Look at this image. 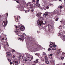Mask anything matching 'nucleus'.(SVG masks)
<instances>
[{"instance_id": "nucleus-56", "label": "nucleus", "mask_w": 65, "mask_h": 65, "mask_svg": "<svg viewBox=\"0 0 65 65\" xmlns=\"http://www.w3.org/2000/svg\"><path fill=\"white\" fill-rule=\"evenodd\" d=\"M50 43H52V42H50Z\"/></svg>"}, {"instance_id": "nucleus-63", "label": "nucleus", "mask_w": 65, "mask_h": 65, "mask_svg": "<svg viewBox=\"0 0 65 65\" xmlns=\"http://www.w3.org/2000/svg\"><path fill=\"white\" fill-rule=\"evenodd\" d=\"M64 1H65V0H64Z\"/></svg>"}, {"instance_id": "nucleus-55", "label": "nucleus", "mask_w": 65, "mask_h": 65, "mask_svg": "<svg viewBox=\"0 0 65 65\" xmlns=\"http://www.w3.org/2000/svg\"><path fill=\"white\" fill-rule=\"evenodd\" d=\"M59 1H61V0H58Z\"/></svg>"}, {"instance_id": "nucleus-31", "label": "nucleus", "mask_w": 65, "mask_h": 65, "mask_svg": "<svg viewBox=\"0 0 65 65\" xmlns=\"http://www.w3.org/2000/svg\"><path fill=\"white\" fill-rule=\"evenodd\" d=\"M60 8V9H61L63 8V6H60L59 7Z\"/></svg>"}, {"instance_id": "nucleus-51", "label": "nucleus", "mask_w": 65, "mask_h": 65, "mask_svg": "<svg viewBox=\"0 0 65 65\" xmlns=\"http://www.w3.org/2000/svg\"><path fill=\"white\" fill-rule=\"evenodd\" d=\"M47 7V9H48V8H49V7Z\"/></svg>"}, {"instance_id": "nucleus-2", "label": "nucleus", "mask_w": 65, "mask_h": 65, "mask_svg": "<svg viewBox=\"0 0 65 65\" xmlns=\"http://www.w3.org/2000/svg\"><path fill=\"white\" fill-rule=\"evenodd\" d=\"M43 20H42L41 21H39V26H40V27H42V28H44V26H43V23H44L43 22Z\"/></svg>"}, {"instance_id": "nucleus-39", "label": "nucleus", "mask_w": 65, "mask_h": 65, "mask_svg": "<svg viewBox=\"0 0 65 65\" xmlns=\"http://www.w3.org/2000/svg\"><path fill=\"white\" fill-rule=\"evenodd\" d=\"M10 65H11V64H12V63L11 62H10Z\"/></svg>"}, {"instance_id": "nucleus-27", "label": "nucleus", "mask_w": 65, "mask_h": 65, "mask_svg": "<svg viewBox=\"0 0 65 65\" xmlns=\"http://www.w3.org/2000/svg\"><path fill=\"white\" fill-rule=\"evenodd\" d=\"M56 50V48H55V47H54V48H52V50Z\"/></svg>"}, {"instance_id": "nucleus-37", "label": "nucleus", "mask_w": 65, "mask_h": 65, "mask_svg": "<svg viewBox=\"0 0 65 65\" xmlns=\"http://www.w3.org/2000/svg\"><path fill=\"white\" fill-rule=\"evenodd\" d=\"M45 59L46 58H47V56H45Z\"/></svg>"}, {"instance_id": "nucleus-3", "label": "nucleus", "mask_w": 65, "mask_h": 65, "mask_svg": "<svg viewBox=\"0 0 65 65\" xmlns=\"http://www.w3.org/2000/svg\"><path fill=\"white\" fill-rule=\"evenodd\" d=\"M26 57H27V59L28 61H31V60H32L33 58V56H31L30 57V55H26Z\"/></svg>"}, {"instance_id": "nucleus-18", "label": "nucleus", "mask_w": 65, "mask_h": 65, "mask_svg": "<svg viewBox=\"0 0 65 65\" xmlns=\"http://www.w3.org/2000/svg\"><path fill=\"white\" fill-rule=\"evenodd\" d=\"M49 46L50 47V48H52L53 47V45L52 44H50Z\"/></svg>"}, {"instance_id": "nucleus-19", "label": "nucleus", "mask_w": 65, "mask_h": 65, "mask_svg": "<svg viewBox=\"0 0 65 65\" xmlns=\"http://www.w3.org/2000/svg\"><path fill=\"white\" fill-rule=\"evenodd\" d=\"M23 61H24V62H27V59H26V58H24V59L23 60Z\"/></svg>"}, {"instance_id": "nucleus-45", "label": "nucleus", "mask_w": 65, "mask_h": 65, "mask_svg": "<svg viewBox=\"0 0 65 65\" xmlns=\"http://www.w3.org/2000/svg\"><path fill=\"white\" fill-rule=\"evenodd\" d=\"M38 54V53H36L35 54V55H37H37Z\"/></svg>"}, {"instance_id": "nucleus-61", "label": "nucleus", "mask_w": 65, "mask_h": 65, "mask_svg": "<svg viewBox=\"0 0 65 65\" xmlns=\"http://www.w3.org/2000/svg\"><path fill=\"white\" fill-rule=\"evenodd\" d=\"M64 33H65V31H64Z\"/></svg>"}, {"instance_id": "nucleus-46", "label": "nucleus", "mask_w": 65, "mask_h": 65, "mask_svg": "<svg viewBox=\"0 0 65 65\" xmlns=\"http://www.w3.org/2000/svg\"><path fill=\"white\" fill-rule=\"evenodd\" d=\"M52 44H54H54H55V43L53 42V43H52Z\"/></svg>"}, {"instance_id": "nucleus-36", "label": "nucleus", "mask_w": 65, "mask_h": 65, "mask_svg": "<svg viewBox=\"0 0 65 65\" xmlns=\"http://www.w3.org/2000/svg\"><path fill=\"white\" fill-rule=\"evenodd\" d=\"M56 45L55 44L53 45V46L54 47H56Z\"/></svg>"}, {"instance_id": "nucleus-49", "label": "nucleus", "mask_w": 65, "mask_h": 65, "mask_svg": "<svg viewBox=\"0 0 65 65\" xmlns=\"http://www.w3.org/2000/svg\"><path fill=\"white\" fill-rule=\"evenodd\" d=\"M37 32L38 33H39V31H38Z\"/></svg>"}, {"instance_id": "nucleus-10", "label": "nucleus", "mask_w": 65, "mask_h": 65, "mask_svg": "<svg viewBox=\"0 0 65 65\" xmlns=\"http://www.w3.org/2000/svg\"><path fill=\"white\" fill-rule=\"evenodd\" d=\"M62 34H63L62 31V30H60L59 31V33L58 34V36H61V35H62Z\"/></svg>"}, {"instance_id": "nucleus-35", "label": "nucleus", "mask_w": 65, "mask_h": 65, "mask_svg": "<svg viewBox=\"0 0 65 65\" xmlns=\"http://www.w3.org/2000/svg\"><path fill=\"white\" fill-rule=\"evenodd\" d=\"M45 60H46V61H47V60H48V58H45Z\"/></svg>"}, {"instance_id": "nucleus-26", "label": "nucleus", "mask_w": 65, "mask_h": 65, "mask_svg": "<svg viewBox=\"0 0 65 65\" xmlns=\"http://www.w3.org/2000/svg\"><path fill=\"white\" fill-rule=\"evenodd\" d=\"M58 20H59V18H57L56 19L55 21H58Z\"/></svg>"}, {"instance_id": "nucleus-62", "label": "nucleus", "mask_w": 65, "mask_h": 65, "mask_svg": "<svg viewBox=\"0 0 65 65\" xmlns=\"http://www.w3.org/2000/svg\"><path fill=\"white\" fill-rule=\"evenodd\" d=\"M7 15H8V13H7Z\"/></svg>"}, {"instance_id": "nucleus-16", "label": "nucleus", "mask_w": 65, "mask_h": 65, "mask_svg": "<svg viewBox=\"0 0 65 65\" xmlns=\"http://www.w3.org/2000/svg\"><path fill=\"white\" fill-rule=\"evenodd\" d=\"M39 60L38 59H37V60L36 61H35L34 62V63H37L38 62V61Z\"/></svg>"}, {"instance_id": "nucleus-22", "label": "nucleus", "mask_w": 65, "mask_h": 65, "mask_svg": "<svg viewBox=\"0 0 65 65\" xmlns=\"http://www.w3.org/2000/svg\"><path fill=\"white\" fill-rule=\"evenodd\" d=\"M62 40L64 41H65V38L64 36H63V38L62 39Z\"/></svg>"}, {"instance_id": "nucleus-48", "label": "nucleus", "mask_w": 65, "mask_h": 65, "mask_svg": "<svg viewBox=\"0 0 65 65\" xmlns=\"http://www.w3.org/2000/svg\"><path fill=\"white\" fill-rule=\"evenodd\" d=\"M37 1L38 3V2H39V0H37Z\"/></svg>"}, {"instance_id": "nucleus-59", "label": "nucleus", "mask_w": 65, "mask_h": 65, "mask_svg": "<svg viewBox=\"0 0 65 65\" xmlns=\"http://www.w3.org/2000/svg\"><path fill=\"white\" fill-rule=\"evenodd\" d=\"M13 1H16V0H12Z\"/></svg>"}, {"instance_id": "nucleus-38", "label": "nucleus", "mask_w": 65, "mask_h": 65, "mask_svg": "<svg viewBox=\"0 0 65 65\" xmlns=\"http://www.w3.org/2000/svg\"><path fill=\"white\" fill-rule=\"evenodd\" d=\"M31 11H32V12H33V11H34V9H32L31 10Z\"/></svg>"}, {"instance_id": "nucleus-14", "label": "nucleus", "mask_w": 65, "mask_h": 65, "mask_svg": "<svg viewBox=\"0 0 65 65\" xmlns=\"http://www.w3.org/2000/svg\"><path fill=\"white\" fill-rule=\"evenodd\" d=\"M36 15L37 17H38V18H39V17H40V16H41V14H36Z\"/></svg>"}, {"instance_id": "nucleus-21", "label": "nucleus", "mask_w": 65, "mask_h": 65, "mask_svg": "<svg viewBox=\"0 0 65 65\" xmlns=\"http://www.w3.org/2000/svg\"><path fill=\"white\" fill-rule=\"evenodd\" d=\"M45 62L46 64H49V63H50L49 61H45Z\"/></svg>"}, {"instance_id": "nucleus-30", "label": "nucleus", "mask_w": 65, "mask_h": 65, "mask_svg": "<svg viewBox=\"0 0 65 65\" xmlns=\"http://www.w3.org/2000/svg\"><path fill=\"white\" fill-rule=\"evenodd\" d=\"M29 11V10H25V12H27H27H28Z\"/></svg>"}, {"instance_id": "nucleus-12", "label": "nucleus", "mask_w": 65, "mask_h": 65, "mask_svg": "<svg viewBox=\"0 0 65 65\" xmlns=\"http://www.w3.org/2000/svg\"><path fill=\"white\" fill-rule=\"evenodd\" d=\"M25 29V27L23 26H21L20 27V29L21 31H24Z\"/></svg>"}, {"instance_id": "nucleus-40", "label": "nucleus", "mask_w": 65, "mask_h": 65, "mask_svg": "<svg viewBox=\"0 0 65 65\" xmlns=\"http://www.w3.org/2000/svg\"><path fill=\"white\" fill-rule=\"evenodd\" d=\"M53 56V54H51L50 55V56Z\"/></svg>"}, {"instance_id": "nucleus-24", "label": "nucleus", "mask_w": 65, "mask_h": 65, "mask_svg": "<svg viewBox=\"0 0 65 65\" xmlns=\"http://www.w3.org/2000/svg\"><path fill=\"white\" fill-rule=\"evenodd\" d=\"M60 52H60V50H58L57 51V54H60Z\"/></svg>"}, {"instance_id": "nucleus-60", "label": "nucleus", "mask_w": 65, "mask_h": 65, "mask_svg": "<svg viewBox=\"0 0 65 65\" xmlns=\"http://www.w3.org/2000/svg\"><path fill=\"white\" fill-rule=\"evenodd\" d=\"M1 17V15H0V17Z\"/></svg>"}, {"instance_id": "nucleus-29", "label": "nucleus", "mask_w": 65, "mask_h": 65, "mask_svg": "<svg viewBox=\"0 0 65 65\" xmlns=\"http://www.w3.org/2000/svg\"><path fill=\"white\" fill-rule=\"evenodd\" d=\"M40 56V54H39L37 55V56L38 57H39Z\"/></svg>"}, {"instance_id": "nucleus-4", "label": "nucleus", "mask_w": 65, "mask_h": 65, "mask_svg": "<svg viewBox=\"0 0 65 65\" xmlns=\"http://www.w3.org/2000/svg\"><path fill=\"white\" fill-rule=\"evenodd\" d=\"M5 51H6V56L7 57H9V56H10V52H8V51L6 49L5 50Z\"/></svg>"}, {"instance_id": "nucleus-17", "label": "nucleus", "mask_w": 65, "mask_h": 65, "mask_svg": "<svg viewBox=\"0 0 65 65\" xmlns=\"http://www.w3.org/2000/svg\"><path fill=\"white\" fill-rule=\"evenodd\" d=\"M60 22H61V23H63H63L64 24V25H65V20L64 21H63V20H61Z\"/></svg>"}, {"instance_id": "nucleus-54", "label": "nucleus", "mask_w": 65, "mask_h": 65, "mask_svg": "<svg viewBox=\"0 0 65 65\" xmlns=\"http://www.w3.org/2000/svg\"><path fill=\"white\" fill-rule=\"evenodd\" d=\"M0 44H1V43H0ZM1 46H0V49H1Z\"/></svg>"}, {"instance_id": "nucleus-58", "label": "nucleus", "mask_w": 65, "mask_h": 65, "mask_svg": "<svg viewBox=\"0 0 65 65\" xmlns=\"http://www.w3.org/2000/svg\"><path fill=\"white\" fill-rule=\"evenodd\" d=\"M63 65H65V63H63Z\"/></svg>"}, {"instance_id": "nucleus-43", "label": "nucleus", "mask_w": 65, "mask_h": 65, "mask_svg": "<svg viewBox=\"0 0 65 65\" xmlns=\"http://www.w3.org/2000/svg\"><path fill=\"white\" fill-rule=\"evenodd\" d=\"M16 2H17V3H19V2L18 1H17Z\"/></svg>"}, {"instance_id": "nucleus-33", "label": "nucleus", "mask_w": 65, "mask_h": 65, "mask_svg": "<svg viewBox=\"0 0 65 65\" xmlns=\"http://www.w3.org/2000/svg\"><path fill=\"white\" fill-rule=\"evenodd\" d=\"M43 55H46V53H45L44 52H43Z\"/></svg>"}, {"instance_id": "nucleus-9", "label": "nucleus", "mask_w": 65, "mask_h": 65, "mask_svg": "<svg viewBox=\"0 0 65 65\" xmlns=\"http://www.w3.org/2000/svg\"><path fill=\"white\" fill-rule=\"evenodd\" d=\"M26 35L25 33H23V35L21 36V37L22 39V41H23L24 40V37H26Z\"/></svg>"}, {"instance_id": "nucleus-44", "label": "nucleus", "mask_w": 65, "mask_h": 65, "mask_svg": "<svg viewBox=\"0 0 65 65\" xmlns=\"http://www.w3.org/2000/svg\"><path fill=\"white\" fill-rule=\"evenodd\" d=\"M34 7H35V6H37V5L36 4H34Z\"/></svg>"}, {"instance_id": "nucleus-52", "label": "nucleus", "mask_w": 65, "mask_h": 65, "mask_svg": "<svg viewBox=\"0 0 65 65\" xmlns=\"http://www.w3.org/2000/svg\"><path fill=\"white\" fill-rule=\"evenodd\" d=\"M17 21H18L19 20H18V18H17Z\"/></svg>"}, {"instance_id": "nucleus-7", "label": "nucleus", "mask_w": 65, "mask_h": 65, "mask_svg": "<svg viewBox=\"0 0 65 65\" xmlns=\"http://www.w3.org/2000/svg\"><path fill=\"white\" fill-rule=\"evenodd\" d=\"M7 23V22L6 21H4L3 23V25L4 26L3 27H6Z\"/></svg>"}, {"instance_id": "nucleus-8", "label": "nucleus", "mask_w": 65, "mask_h": 65, "mask_svg": "<svg viewBox=\"0 0 65 65\" xmlns=\"http://www.w3.org/2000/svg\"><path fill=\"white\" fill-rule=\"evenodd\" d=\"M13 63L14 65H16L17 64L18 65V64H19V63L18 61H13Z\"/></svg>"}, {"instance_id": "nucleus-32", "label": "nucleus", "mask_w": 65, "mask_h": 65, "mask_svg": "<svg viewBox=\"0 0 65 65\" xmlns=\"http://www.w3.org/2000/svg\"><path fill=\"white\" fill-rule=\"evenodd\" d=\"M12 52L14 53V52H15V50H12Z\"/></svg>"}, {"instance_id": "nucleus-57", "label": "nucleus", "mask_w": 65, "mask_h": 65, "mask_svg": "<svg viewBox=\"0 0 65 65\" xmlns=\"http://www.w3.org/2000/svg\"><path fill=\"white\" fill-rule=\"evenodd\" d=\"M0 31H1V29H0Z\"/></svg>"}, {"instance_id": "nucleus-6", "label": "nucleus", "mask_w": 65, "mask_h": 65, "mask_svg": "<svg viewBox=\"0 0 65 65\" xmlns=\"http://www.w3.org/2000/svg\"><path fill=\"white\" fill-rule=\"evenodd\" d=\"M16 29L15 30L14 32L16 33H17L18 32H19V29H20L19 27L18 28V27L17 26H16L15 27Z\"/></svg>"}, {"instance_id": "nucleus-13", "label": "nucleus", "mask_w": 65, "mask_h": 65, "mask_svg": "<svg viewBox=\"0 0 65 65\" xmlns=\"http://www.w3.org/2000/svg\"><path fill=\"white\" fill-rule=\"evenodd\" d=\"M52 14L51 15H49V17L50 18H52V15H53V14H55V12H52Z\"/></svg>"}, {"instance_id": "nucleus-41", "label": "nucleus", "mask_w": 65, "mask_h": 65, "mask_svg": "<svg viewBox=\"0 0 65 65\" xmlns=\"http://www.w3.org/2000/svg\"><path fill=\"white\" fill-rule=\"evenodd\" d=\"M51 48H48V51H50L51 50Z\"/></svg>"}, {"instance_id": "nucleus-47", "label": "nucleus", "mask_w": 65, "mask_h": 65, "mask_svg": "<svg viewBox=\"0 0 65 65\" xmlns=\"http://www.w3.org/2000/svg\"><path fill=\"white\" fill-rule=\"evenodd\" d=\"M61 59L62 60H63L64 59V57H61Z\"/></svg>"}, {"instance_id": "nucleus-23", "label": "nucleus", "mask_w": 65, "mask_h": 65, "mask_svg": "<svg viewBox=\"0 0 65 65\" xmlns=\"http://www.w3.org/2000/svg\"><path fill=\"white\" fill-rule=\"evenodd\" d=\"M58 28L59 29H61L62 28V26H60Z\"/></svg>"}, {"instance_id": "nucleus-53", "label": "nucleus", "mask_w": 65, "mask_h": 65, "mask_svg": "<svg viewBox=\"0 0 65 65\" xmlns=\"http://www.w3.org/2000/svg\"><path fill=\"white\" fill-rule=\"evenodd\" d=\"M18 20H16V22H18Z\"/></svg>"}, {"instance_id": "nucleus-15", "label": "nucleus", "mask_w": 65, "mask_h": 65, "mask_svg": "<svg viewBox=\"0 0 65 65\" xmlns=\"http://www.w3.org/2000/svg\"><path fill=\"white\" fill-rule=\"evenodd\" d=\"M20 10L21 11H24V8H23L22 6H21V8H20Z\"/></svg>"}, {"instance_id": "nucleus-50", "label": "nucleus", "mask_w": 65, "mask_h": 65, "mask_svg": "<svg viewBox=\"0 0 65 65\" xmlns=\"http://www.w3.org/2000/svg\"><path fill=\"white\" fill-rule=\"evenodd\" d=\"M32 2H35V0H33Z\"/></svg>"}, {"instance_id": "nucleus-5", "label": "nucleus", "mask_w": 65, "mask_h": 65, "mask_svg": "<svg viewBox=\"0 0 65 65\" xmlns=\"http://www.w3.org/2000/svg\"><path fill=\"white\" fill-rule=\"evenodd\" d=\"M28 6L29 8H33V6L31 3H28Z\"/></svg>"}, {"instance_id": "nucleus-25", "label": "nucleus", "mask_w": 65, "mask_h": 65, "mask_svg": "<svg viewBox=\"0 0 65 65\" xmlns=\"http://www.w3.org/2000/svg\"><path fill=\"white\" fill-rule=\"evenodd\" d=\"M62 54L63 56L65 57V53H62Z\"/></svg>"}, {"instance_id": "nucleus-11", "label": "nucleus", "mask_w": 65, "mask_h": 65, "mask_svg": "<svg viewBox=\"0 0 65 65\" xmlns=\"http://www.w3.org/2000/svg\"><path fill=\"white\" fill-rule=\"evenodd\" d=\"M48 13L47 12H46L44 14H43V16L44 17H46V16H47V15H48Z\"/></svg>"}, {"instance_id": "nucleus-42", "label": "nucleus", "mask_w": 65, "mask_h": 65, "mask_svg": "<svg viewBox=\"0 0 65 65\" xmlns=\"http://www.w3.org/2000/svg\"><path fill=\"white\" fill-rule=\"evenodd\" d=\"M15 56L14 55H13V58H15Z\"/></svg>"}, {"instance_id": "nucleus-20", "label": "nucleus", "mask_w": 65, "mask_h": 65, "mask_svg": "<svg viewBox=\"0 0 65 65\" xmlns=\"http://www.w3.org/2000/svg\"><path fill=\"white\" fill-rule=\"evenodd\" d=\"M19 59H21V60H22L23 59V57L22 56H20Z\"/></svg>"}, {"instance_id": "nucleus-34", "label": "nucleus", "mask_w": 65, "mask_h": 65, "mask_svg": "<svg viewBox=\"0 0 65 65\" xmlns=\"http://www.w3.org/2000/svg\"><path fill=\"white\" fill-rule=\"evenodd\" d=\"M40 4H38V7H40Z\"/></svg>"}, {"instance_id": "nucleus-28", "label": "nucleus", "mask_w": 65, "mask_h": 65, "mask_svg": "<svg viewBox=\"0 0 65 65\" xmlns=\"http://www.w3.org/2000/svg\"><path fill=\"white\" fill-rule=\"evenodd\" d=\"M18 40H22V41H23V39L22 38H19L18 39Z\"/></svg>"}, {"instance_id": "nucleus-64", "label": "nucleus", "mask_w": 65, "mask_h": 65, "mask_svg": "<svg viewBox=\"0 0 65 65\" xmlns=\"http://www.w3.org/2000/svg\"><path fill=\"white\" fill-rule=\"evenodd\" d=\"M19 18H20V17H19Z\"/></svg>"}, {"instance_id": "nucleus-1", "label": "nucleus", "mask_w": 65, "mask_h": 65, "mask_svg": "<svg viewBox=\"0 0 65 65\" xmlns=\"http://www.w3.org/2000/svg\"><path fill=\"white\" fill-rule=\"evenodd\" d=\"M2 41L3 42L5 43L4 44V45L5 46V47H9V45H8V44L7 43V42H6L7 41V40L6 39V38H5V37H3V36H2Z\"/></svg>"}]
</instances>
